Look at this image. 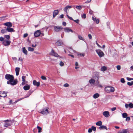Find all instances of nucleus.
Segmentation results:
<instances>
[{
  "label": "nucleus",
  "instance_id": "nucleus-1",
  "mask_svg": "<svg viewBox=\"0 0 133 133\" xmlns=\"http://www.w3.org/2000/svg\"><path fill=\"white\" fill-rule=\"evenodd\" d=\"M5 78L8 80L7 82L8 84H11L14 85L16 84L17 83V79H14V78L13 75L10 74H6L5 76Z\"/></svg>",
  "mask_w": 133,
  "mask_h": 133
},
{
  "label": "nucleus",
  "instance_id": "nucleus-2",
  "mask_svg": "<svg viewBox=\"0 0 133 133\" xmlns=\"http://www.w3.org/2000/svg\"><path fill=\"white\" fill-rule=\"evenodd\" d=\"M104 90L108 93L114 92L115 90L114 88L112 86H108L105 88Z\"/></svg>",
  "mask_w": 133,
  "mask_h": 133
},
{
  "label": "nucleus",
  "instance_id": "nucleus-3",
  "mask_svg": "<svg viewBox=\"0 0 133 133\" xmlns=\"http://www.w3.org/2000/svg\"><path fill=\"white\" fill-rule=\"evenodd\" d=\"M96 52L100 57H103L104 56V54L103 52L100 49H97L96 50Z\"/></svg>",
  "mask_w": 133,
  "mask_h": 133
},
{
  "label": "nucleus",
  "instance_id": "nucleus-4",
  "mask_svg": "<svg viewBox=\"0 0 133 133\" xmlns=\"http://www.w3.org/2000/svg\"><path fill=\"white\" fill-rule=\"evenodd\" d=\"M48 108H45L41 112V113L44 115H46L49 113V112L48 110Z\"/></svg>",
  "mask_w": 133,
  "mask_h": 133
},
{
  "label": "nucleus",
  "instance_id": "nucleus-5",
  "mask_svg": "<svg viewBox=\"0 0 133 133\" xmlns=\"http://www.w3.org/2000/svg\"><path fill=\"white\" fill-rule=\"evenodd\" d=\"M11 42L10 41L7 40H4L2 42L3 44L5 46H7L9 45Z\"/></svg>",
  "mask_w": 133,
  "mask_h": 133
},
{
  "label": "nucleus",
  "instance_id": "nucleus-6",
  "mask_svg": "<svg viewBox=\"0 0 133 133\" xmlns=\"http://www.w3.org/2000/svg\"><path fill=\"white\" fill-rule=\"evenodd\" d=\"M41 34V32L40 30H37L34 32V35L35 37H38L40 36Z\"/></svg>",
  "mask_w": 133,
  "mask_h": 133
},
{
  "label": "nucleus",
  "instance_id": "nucleus-7",
  "mask_svg": "<svg viewBox=\"0 0 133 133\" xmlns=\"http://www.w3.org/2000/svg\"><path fill=\"white\" fill-rule=\"evenodd\" d=\"M54 30L56 32H58L60 31L63 29L62 26H54Z\"/></svg>",
  "mask_w": 133,
  "mask_h": 133
},
{
  "label": "nucleus",
  "instance_id": "nucleus-8",
  "mask_svg": "<svg viewBox=\"0 0 133 133\" xmlns=\"http://www.w3.org/2000/svg\"><path fill=\"white\" fill-rule=\"evenodd\" d=\"M6 96V93L4 91H0V97H5Z\"/></svg>",
  "mask_w": 133,
  "mask_h": 133
},
{
  "label": "nucleus",
  "instance_id": "nucleus-9",
  "mask_svg": "<svg viewBox=\"0 0 133 133\" xmlns=\"http://www.w3.org/2000/svg\"><path fill=\"white\" fill-rule=\"evenodd\" d=\"M50 54L51 55L55 57H61L57 53L55 52L53 50H51L50 53Z\"/></svg>",
  "mask_w": 133,
  "mask_h": 133
},
{
  "label": "nucleus",
  "instance_id": "nucleus-10",
  "mask_svg": "<svg viewBox=\"0 0 133 133\" xmlns=\"http://www.w3.org/2000/svg\"><path fill=\"white\" fill-rule=\"evenodd\" d=\"M103 114L106 117H108L110 115L109 112L108 111L103 112Z\"/></svg>",
  "mask_w": 133,
  "mask_h": 133
},
{
  "label": "nucleus",
  "instance_id": "nucleus-11",
  "mask_svg": "<svg viewBox=\"0 0 133 133\" xmlns=\"http://www.w3.org/2000/svg\"><path fill=\"white\" fill-rule=\"evenodd\" d=\"M72 8V6H66L64 8V11H65L66 13L68 14V13L69 9Z\"/></svg>",
  "mask_w": 133,
  "mask_h": 133
},
{
  "label": "nucleus",
  "instance_id": "nucleus-12",
  "mask_svg": "<svg viewBox=\"0 0 133 133\" xmlns=\"http://www.w3.org/2000/svg\"><path fill=\"white\" fill-rule=\"evenodd\" d=\"M56 44L58 46H61L63 44V43L62 41L58 40L56 42Z\"/></svg>",
  "mask_w": 133,
  "mask_h": 133
},
{
  "label": "nucleus",
  "instance_id": "nucleus-13",
  "mask_svg": "<svg viewBox=\"0 0 133 133\" xmlns=\"http://www.w3.org/2000/svg\"><path fill=\"white\" fill-rule=\"evenodd\" d=\"M129 131L126 129H122L118 131L117 133H129Z\"/></svg>",
  "mask_w": 133,
  "mask_h": 133
},
{
  "label": "nucleus",
  "instance_id": "nucleus-14",
  "mask_svg": "<svg viewBox=\"0 0 133 133\" xmlns=\"http://www.w3.org/2000/svg\"><path fill=\"white\" fill-rule=\"evenodd\" d=\"M64 29L65 32H73V31L72 30L68 28H64Z\"/></svg>",
  "mask_w": 133,
  "mask_h": 133
},
{
  "label": "nucleus",
  "instance_id": "nucleus-15",
  "mask_svg": "<svg viewBox=\"0 0 133 133\" xmlns=\"http://www.w3.org/2000/svg\"><path fill=\"white\" fill-rule=\"evenodd\" d=\"M23 89L25 90H29L30 88V85H29L26 84L23 87Z\"/></svg>",
  "mask_w": 133,
  "mask_h": 133
},
{
  "label": "nucleus",
  "instance_id": "nucleus-16",
  "mask_svg": "<svg viewBox=\"0 0 133 133\" xmlns=\"http://www.w3.org/2000/svg\"><path fill=\"white\" fill-rule=\"evenodd\" d=\"M33 83L34 85L36 86L37 87L39 86L40 84L39 82H37L35 80L33 81Z\"/></svg>",
  "mask_w": 133,
  "mask_h": 133
},
{
  "label": "nucleus",
  "instance_id": "nucleus-17",
  "mask_svg": "<svg viewBox=\"0 0 133 133\" xmlns=\"http://www.w3.org/2000/svg\"><path fill=\"white\" fill-rule=\"evenodd\" d=\"M3 25L5 26L8 27L12 26V23L10 22H7L4 23Z\"/></svg>",
  "mask_w": 133,
  "mask_h": 133
},
{
  "label": "nucleus",
  "instance_id": "nucleus-18",
  "mask_svg": "<svg viewBox=\"0 0 133 133\" xmlns=\"http://www.w3.org/2000/svg\"><path fill=\"white\" fill-rule=\"evenodd\" d=\"M58 11L57 10H54L53 12V17L54 18L56 15L58 14Z\"/></svg>",
  "mask_w": 133,
  "mask_h": 133
},
{
  "label": "nucleus",
  "instance_id": "nucleus-19",
  "mask_svg": "<svg viewBox=\"0 0 133 133\" xmlns=\"http://www.w3.org/2000/svg\"><path fill=\"white\" fill-rule=\"evenodd\" d=\"M20 68H19L17 67L15 69V71L16 72V75L17 76H18L19 75V71Z\"/></svg>",
  "mask_w": 133,
  "mask_h": 133
},
{
  "label": "nucleus",
  "instance_id": "nucleus-20",
  "mask_svg": "<svg viewBox=\"0 0 133 133\" xmlns=\"http://www.w3.org/2000/svg\"><path fill=\"white\" fill-rule=\"evenodd\" d=\"M99 94L98 93L94 94L93 96V98L94 99H96L99 97Z\"/></svg>",
  "mask_w": 133,
  "mask_h": 133
},
{
  "label": "nucleus",
  "instance_id": "nucleus-21",
  "mask_svg": "<svg viewBox=\"0 0 133 133\" xmlns=\"http://www.w3.org/2000/svg\"><path fill=\"white\" fill-rule=\"evenodd\" d=\"M99 129L100 130L104 129L107 130V127L106 126L103 125H101V126L99 127Z\"/></svg>",
  "mask_w": 133,
  "mask_h": 133
},
{
  "label": "nucleus",
  "instance_id": "nucleus-22",
  "mask_svg": "<svg viewBox=\"0 0 133 133\" xmlns=\"http://www.w3.org/2000/svg\"><path fill=\"white\" fill-rule=\"evenodd\" d=\"M7 31L9 32H12L14 31V29L13 28L10 27H7L6 28Z\"/></svg>",
  "mask_w": 133,
  "mask_h": 133
},
{
  "label": "nucleus",
  "instance_id": "nucleus-23",
  "mask_svg": "<svg viewBox=\"0 0 133 133\" xmlns=\"http://www.w3.org/2000/svg\"><path fill=\"white\" fill-rule=\"evenodd\" d=\"M89 82L90 84H94L95 82V80L93 78H91Z\"/></svg>",
  "mask_w": 133,
  "mask_h": 133
},
{
  "label": "nucleus",
  "instance_id": "nucleus-24",
  "mask_svg": "<svg viewBox=\"0 0 133 133\" xmlns=\"http://www.w3.org/2000/svg\"><path fill=\"white\" fill-rule=\"evenodd\" d=\"M101 70L102 71L104 72L107 70V68L105 66H103L101 68Z\"/></svg>",
  "mask_w": 133,
  "mask_h": 133
},
{
  "label": "nucleus",
  "instance_id": "nucleus-25",
  "mask_svg": "<svg viewBox=\"0 0 133 133\" xmlns=\"http://www.w3.org/2000/svg\"><path fill=\"white\" fill-rule=\"evenodd\" d=\"M102 124V122L101 121H99L96 123V125L97 126H101Z\"/></svg>",
  "mask_w": 133,
  "mask_h": 133
},
{
  "label": "nucleus",
  "instance_id": "nucleus-26",
  "mask_svg": "<svg viewBox=\"0 0 133 133\" xmlns=\"http://www.w3.org/2000/svg\"><path fill=\"white\" fill-rule=\"evenodd\" d=\"M23 52L25 55H27V50L25 49V47H23L22 48Z\"/></svg>",
  "mask_w": 133,
  "mask_h": 133
},
{
  "label": "nucleus",
  "instance_id": "nucleus-27",
  "mask_svg": "<svg viewBox=\"0 0 133 133\" xmlns=\"http://www.w3.org/2000/svg\"><path fill=\"white\" fill-rule=\"evenodd\" d=\"M128 115L126 113H124L122 114V116L124 118H126L127 117Z\"/></svg>",
  "mask_w": 133,
  "mask_h": 133
},
{
  "label": "nucleus",
  "instance_id": "nucleus-28",
  "mask_svg": "<svg viewBox=\"0 0 133 133\" xmlns=\"http://www.w3.org/2000/svg\"><path fill=\"white\" fill-rule=\"evenodd\" d=\"M7 29H2L1 30V32L2 34H4L7 32Z\"/></svg>",
  "mask_w": 133,
  "mask_h": 133
},
{
  "label": "nucleus",
  "instance_id": "nucleus-29",
  "mask_svg": "<svg viewBox=\"0 0 133 133\" xmlns=\"http://www.w3.org/2000/svg\"><path fill=\"white\" fill-rule=\"evenodd\" d=\"M28 50L29 51H34V49L33 48L30 47H28Z\"/></svg>",
  "mask_w": 133,
  "mask_h": 133
},
{
  "label": "nucleus",
  "instance_id": "nucleus-30",
  "mask_svg": "<svg viewBox=\"0 0 133 133\" xmlns=\"http://www.w3.org/2000/svg\"><path fill=\"white\" fill-rule=\"evenodd\" d=\"M77 55L78 56L84 57L85 55L84 54H81L79 53H77Z\"/></svg>",
  "mask_w": 133,
  "mask_h": 133
},
{
  "label": "nucleus",
  "instance_id": "nucleus-31",
  "mask_svg": "<svg viewBox=\"0 0 133 133\" xmlns=\"http://www.w3.org/2000/svg\"><path fill=\"white\" fill-rule=\"evenodd\" d=\"M37 129H38V132H39V133L41 132V130H42L41 128L38 126H37Z\"/></svg>",
  "mask_w": 133,
  "mask_h": 133
},
{
  "label": "nucleus",
  "instance_id": "nucleus-32",
  "mask_svg": "<svg viewBox=\"0 0 133 133\" xmlns=\"http://www.w3.org/2000/svg\"><path fill=\"white\" fill-rule=\"evenodd\" d=\"M6 16H2L0 17V21H2L5 19Z\"/></svg>",
  "mask_w": 133,
  "mask_h": 133
},
{
  "label": "nucleus",
  "instance_id": "nucleus-33",
  "mask_svg": "<svg viewBox=\"0 0 133 133\" xmlns=\"http://www.w3.org/2000/svg\"><path fill=\"white\" fill-rule=\"evenodd\" d=\"M127 84L129 86H131L133 85V81H131V82H128L127 83Z\"/></svg>",
  "mask_w": 133,
  "mask_h": 133
},
{
  "label": "nucleus",
  "instance_id": "nucleus-34",
  "mask_svg": "<svg viewBox=\"0 0 133 133\" xmlns=\"http://www.w3.org/2000/svg\"><path fill=\"white\" fill-rule=\"evenodd\" d=\"M4 37L7 39H9L10 38V36L8 35H5Z\"/></svg>",
  "mask_w": 133,
  "mask_h": 133
},
{
  "label": "nucleus",
  "instance_id": "nucleus-35",
  "mask_svg": "<svg viewBox=\"0 0 133 133\" xmlns=\"http://www.w3.org/2000/svg\"><path fill=\"white\" fill-rule=\"evenodd\" d=\"M76 8L77 9L79 10H81L82 8V6L80 5L77 6Z\"/></svg>",
  "mask_w": 133,
  "mask_h": 133
},
{
  "label": "nucleus",
  "instance_id": "nucleus-36",
  "mask_svg": "<svg viewBox=\"0 0 133 133\" xmlns=\"http://www.w3.org/2000/svg\"><path fill=\"white\" fill-rule=\"evenodd\" d=\"M64 64V63L62 61H61L59 63V65L61 66H63Z\"/></svg>",
  "mask_w": 133,
  "mask_h": 133
},
{
  "label": "nucleus",
  "instance_id": "nucleus-37",
  "mask_svg": "<svg viewBox=\"0 0 133 133\" xmlns=\"http://www.w3.org/2000/svg\"><path fill=\"white\" fill-rule=\"evenodd\" d=\"M116 68H117V70H120L121 69V66L120 65H117L116 66Z\"/></svg>",
  "mask_w": 133,
  "mask_h": 133
},
{
  "label": "nucleus",
  "instance_id": "nucleus-38",
  "mask_svg": "<svg viewBox=\"0 0 133 133\" xmlns=\"http://www.w3.org/2000/svg\"><path fill=\"white\" fill-rule=\"evenodd\" d=\"M129 107L131 108H133V104L132 103H130L129 104Z\"/></svg>",
  "mask_w": 133,
  "mask_h": 133
},
{
  "label": "nucleus",
  "instance_id": "nucleus-39",
  "mask_svg": "<svg viewBox=\"0 0 133 133\" xmlns=\"http://www.w3.org/2000/svg\"><path fill=\"white\" fill-rule=\"evenodd\" d=\"M130 119V117H127L126 119V121H129Z\"/></svg>",
  "mask_w": 133,
  "mask_h": 133
},
{
  "label": "nucleus",
  "instance_id": "nucleus-40",
  "mask_svg": "<svg viewBox=\"0 0 133 133\" xmlns=\"http://www.w3.org/2000/svg\"><path fill=\"white\" fill-rule=\"evenodd\" d=\"M63 86L65 87H69V85L67 83H66L64 84V85Z\"/></svg>",
  "mask_w": 133,
  "mask_h": 133
},
{
  "label": "nucleus",
  "instance_id": "nucleus-41",
  "mask_svg": "<svg viewBox=\"0 0 133 133\" xmlns=\"http://www.w3.org/2000/svg\"><path fill=\"white\" fill-rule=\"evenodd\" d=\"M41 78L44 80H46V77L44 76H42L41 77Z\"/></svg>",
  "mask_w": 133,
  "mask_h": 133
},
{
  "label": "nucleus",
  "instance_id": "nucleus-42",
  "mask_svg": "<svg viewBox=\"0 0 133 133\" xmlns=\"http://www.w3.org/2000/svg\"><path fill=\"white\" fill-rule=\"evenodd\" d=\"M91 129H92V130H93L94 131H95L96 130V128L95 127L92 126L91 127Z\"/></svg>",
  "mask_w": 133,
  "mask_h": 133
},
{
  "label": "nucleus",
  "instance_id": "nucleus-43",
  "mask_svg": "<svg viewBox=\"0 0 133 133\" xmlns=\"http://www.w3.org/2000/svg\"><path fill=\"white\" fill-rule=\"evenodd\" d=\"M82 18H86V15L85 14H83L82 16Z\"/></svg>",
  "mask_w": 133,
  "mask_h": 133
},
{
  "label": "nucleus",
  "instance_id": "nucleus-44",
  "mask_svg": "<svg viewBox=\"0 0 133 133\" xmlns=\"http://www.w3.org/2000/svg\"><path fill=\"white\" fill-rule=\"evenodd\" d=\"M25 77L24 76H23L22 77V79L23 82H25Z\"/></svg>",
  "mask_w": 133,
  "mask_h": 133
},
{
  "label": "nucleus",
  "instance_id": "nucleus-45",
  "mask_svg": "<svg viewBox=\"0 0 133 133\" xmlns=\"http://www.w3.org/2000/svg\"><path fill=\"white\" fill-rule=\"evenodd\" d=\"M127 79L128 81H131L132 80H133V78H130L128 77H127Z\"/></svg>",
  "mask_w": 133,
  "mask_h": 133
},
{
  "label": "nucleus",
  "instance_id": "nucleus-46",
  "mask_svg": "<svg viewBox=\"0 0 133 133\" xmlns=\"http://www.w3.org/2000/svg\"><path fill=\"white\" fill-rule=\"evenodd\" d=\"M78 38L81 40H82L83 41L84 40V39L81 36H78Z\"/></svg>",
  "mask_w": 133,
  "mask_h": 133
},
{
  "label": "nucleus",
  "instance_id": "nucleus-47",
  "mask_svg": "<svg viewBox=\"0 0 133 133\" xmlns=\"http://www.w3.org/2000/svg\"><path fill=\"white\" fill-rule=\"evenodd\" d=\"M67 17H68V18L70 20H73V18L69 16L68 15H66Z\"/></svg>",
  "mask_w": 133,
  "mask_h": 133
},
{
  "label": "nucleus",
  "instance_id": "nucleus-48",
  "mask_svg": "<svg viewBox=\"0 0 133 133\" xmlns=\"http://www.w3.org/2000/svg\"><path fill=\"white\" fill-rule=\"evenodd\" d=\"M121 81L122 83H124L125 82L124 79L123 78H122L121 79Z\"/></svg>",
  "mask_w": 133,
  "mask_h": 133
},
{
  "label": "nucleus",
  "instance_id": "nucleus-49",
  "mask_svg": "<svg viewBox=\"0 0 133 133\" xmlns=\"http://www.w3.org/2000/svg\"><path fill=\"white\" fill-rule=\"evenodd\" d=\"M10 125V124L9 123H6L4 124V126L5 127H8Z\"/></svg>",
  "mask_w": 133,
  "mask_h": 133
},
{
  "label": "nucleus",
  "instance_id": "nucleus-50",
  "mask_svg": "<svg viewBox=\"0 0 133 133\" xmlns=\"http://www.w3.org/2000/svg\"><path fill=\"white\" fill-rule=\"evenodd\" d=\"M92 19L95 22L96 20L97 19L95 17H94L93 16L92 17Z\"/></svg>",
  "mask_w": 133,
  "mask_h": 133
},
{
  "label": "nucleus",
  "instance_id": "nucleus-51",
  "mask_svg": "<svg viewBox=\"0 0 133 133\" xmlns=\"http://www.w3.org/2000/svg\"><path fill=\"white\" fill-rule=\"evenodd\" d=\"M4 38L2 37H0V41H4Z\"/></svg>",
  "mask_w": 133,
  "mask_h": 133
},
{
  "label": "nucleus",
  "instance_id": "nucleus-52",
  "mask_svg": "<svg viewBox=\"0 0 133 133\" xmlns=\"http://www.w3.org/2000/svg\"><path fill=\"white\" fill-rule=\"evenodd\" d=\"M96 23V24H98L99 22V19H97L96 20V21H95Z\"/></svg>",
  "mask_w": 133,
  "mask_h": 133
},
{
  "label": "nucleus",
  "instance_id": "nucleus-53",
  "mask_svg": "<svg viewBox=\"0 0 133 133\" xmlns=\"http://www.w3.org/2000/svg\"><path fill=\"white\" fill-rule=\"evenodd\" d=\"M89 38L90 39H91L92 38V36L90 34H89L88 35Z\"/></svg>",
  "mask_w": 133,
  "mask_h": 133
},
{
  "label": "nucleus",
  "instance_id": "nucleus-54",
  "mask_svg": "<svg viewBox=\"0 0 133 133\" xmlns=\"http://www.w3.org/2000/svg\"><path fill=\"white\" fill-rule=\"evenodd\" d=\"M18 60L20 62H22L23 59L21 57H19Z\"/></svg>",
  "mask_w": 133,
  "mask_h": 133
},
{
  "label": "nucleus",
  "instance_id": "nucleus-55",
  "mask_svg": "<svg viewBox=\"0 0 133 133\" xmlns=\"http://www.w3.org/2000/svg\"><path fill=\"white\" fill-rule=\"evenodd\" d=\"M92 129L89 128V129L88 130V132L89 133H90L92 131Z\"/></svg>",
  "mask_w": 133,
  "mask_h": 133
},
{
  "label": "nucleus",
  "instance_id": "nucleus-56",
  "mask_svg": "<svg viewBox=\"0 0 133 133\" xmlns=\"http://www.w3.org/2000/svg\"><path fill=\"white\" fill-rule=\"evenodd\" d=\"M12 59L15 62H16L17 60V58L16 57H13Z\"/></svg>",
  "mask_w": 133,
  "mask_h": 133
},
{
  "label": "nucleus",
  "instance_id": "nucleus-57",
  "mask_svg": "<svg viewBox=\"0 0 133 133\" xmlns=\"http://www.w3.org/2000/svg\"><path fill=\"white\" fill-rule=\"evenodd\" d=\"M116 108L114 107V108H111V110L112 111H115V110H116Z\"/></svg>",
  "mask_w": 133,
  "mask_h": 133
},
{
  "label": "nucleus",
  "instance_id": "nucleus-58",
  "mask_svg": "<svg viewBox=\"0 0 133 133\" xmlns=\"http://www.w3.org/2000/svg\"><path fill=\"white\" fill-rule=\"evenodd\" d=\"M91 1V0H87L85 2V3H88L90 2Z\"/></svg>",
  "mask_w": 133,
  "mask_h": 133
},
{
  "label": "nucleus",
  "instance_id": "nucleus-59",
  "mask_svg": "<svg viewBox=\"0 0 133 133\" xmlns=\"http://www.w3.org/2000/svg\"><path fill=\"white\" fill-rule=\"evenodd\" d=\"M125 107L126 108H128V107H129V104H125Z\"/></svg>",
  "mask_w": 133,
  "mask_h": 133
},
{
  "label": "nucleus",
  "instance_id": "nucleus-60",
  "mask_svg": "<svg viewBox=\"0 0 133 133\" xmlns=\"http://www.w3.org/2000/svg\"><path fill=\"white\" fill-rule=\"evenodd\" d=\"M74 22H76L77 23H78L79 22V20L78 19H77L76 20H73Z\"/></svg>",
  "mask_w": 133,
  "mask_h": 133
},
{
  "label": "nucleus",
  "instance_id": "nucleus-61",
  "mask_svg": "<svg viewBox=\"0 0 133 133\" xmlns=\"http://www.w3.org/2000/svg\"><path fill=\"white\" fill-rule=\"evenodd\" d=\"M89 13L91 14H93V11L91 10H90L89 11Z\"/></svg>",
  "mask_w": 133,
  "mask_h": 133
},
{
  "label": "nucleus",
  "instance_id": "nucleus-62",
  "mask_svg": "<svg viewBox=\"0 0 133 133\" xmlns=\"http://www.w3.org/2000/svg\"><path fill=\"white\" fill-rule=\"evenodd\" d=\"M96 44L98 47L100 48H102V47L98 44L97 41L96 42Z\"/></svg>",
  "mask_w": 133,
  "mask_h": 133
},
{
  "label": "nucleus",
  "instance_id": "nucleus-63",
  "mask_svg": "<svg viewBox=\"0 0 133 133\" xmlns=\"http://www.w3.org/2000/svg\"><path fill=\"white\" fill-rule=\"evenodd\" d=\"M24 98H20L19 99H18L17 100V101H16V102H17L19 101H20L22 99H23Z\"/></svg>",
  "mask_w": 133,
  "mask_h": 133
},
{
  "label": "nucleus",
  "instance_id": "nucleus-64",
  "mask_svg": "<svg viewBox=\"0 0 133 133\" xmlns=\"http://www.w3.org/2000/svg\"><path fill=\"white\" fill-rule=\"evenodd\" d=\"M28 34H24L23 37H26L27 36Z\"/></svg>",
  "mask_w": 133,
  "mask_h": 133
}]
</instances>
